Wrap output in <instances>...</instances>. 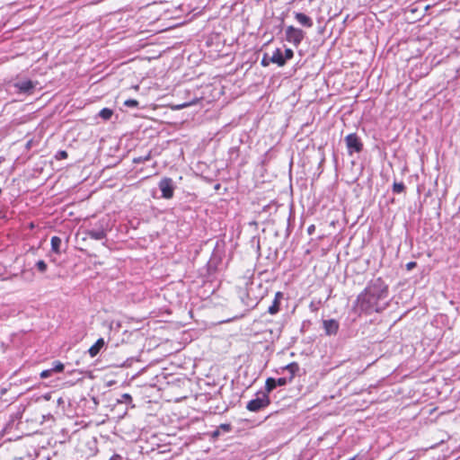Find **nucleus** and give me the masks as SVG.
Here are the masks:
<instances>
[{"instance_id":"nucleus-18","label":"nucleus","mask_w":460,"mask_h":460,"mask_svg":"<svg viewBox=\"0 0 460 460\" xmlns=\"http://www.w3.org/2000/svg\"><path fill=\"white\" fill-rule=\"evenodd\" d=\"M64 364L61 363L60 361H54L53 366L50 369L52 370L53 373H60L64 370Z\"/></svg>"},{"instance_id":"nucleus-20","label":"nucleus","mask_w":460,"mask_h":460,"mask_svg":"<svg viewBox=\"0 0 460 460\" xmlns=\"http://www.w3.org/2000/svg\"><path fill=\"white\" fill-rule=\"evenodd\" d=\"M151 159V153L149 152L145 156H138V157H135L133 159V163L135 164H141V163H145L146 161H149Z\"/></svg>"},{"instance_id":"nucleus-11","label":"nucleus","mask_w":460,"mask_h":460,"mask_svg":"<svg viewBox=\"0 0 460 460\" xmlns=\"http://www.w3.org/2000/svg\"><path fill=\"white\" fill-rule=\"evenodd\" d=\"M87 235L93 240H102L106 237V233L103 229H91L87 231Z\"/></svg>"},{"instance_id":"nucleus-16","label":"nucleus","mask_w":460,"mask_h":460,"mask_svg":"<svg viewBox=\"0 0 460 460\" xmlns=\"http://www.w3.org/2000/svg\"><path fill=\"white\" fill-rule=\"evenodd\" d=\"M405 190V185L403 182H396L394 181L393 184V191L394 193H402Z\"/></svg>"},{"instance_id":"nucleus-24","label":"nucleus","mask_w":460,"mask_h":460,"mask_svg":"<svg viewBox=\"0 0 460 460\" xmlns=\"http://www.w3.org/2000/svg\"><path fill=\"white\" fill-rule=\"evenodd\" d=\"M132 401V397L128 394H123L121 395V399L119 400V402H130Z\"/></svg>"},{"instance_id":"nucleus-32","label":"nucleus","mask_w":460,"mask_h":460,"mask_svg":"<svg viewBox=\"0 0 460 460\" xmlns=\"http://www.w3.org/2000/svg\"><path fill=\"white\" fill-rule=\"evenodd\" d=\"M314 231V226L312 225L308 227L307 232L311 234Z\"/></svg>"},{"instance_id":"nucleus-5","label":"nucleus","mask_w":460,"mask_h":460,"mask_svg":"<svg viewBox=\"0 0 460 460\" xmlns=\"http://www.w3.org/2000/svg\"><path fill=\"white\" fill-rule=\"evenodd\" d=\"M158 186L164 199H170L173 197L174 185L173 181L171 178H163Z\"/></svg>"},{"instance_id":"nucleus-22","label":"nucleus","mask_w":460,"mask_h":460,"mask_svg":"<svg viewBox=\"0 0 460 460\" xmlns=\"http://www.w3.org/2000/svg\"><path fill=\"white\" fill-rule=\"evenodd\" d=\"M124 105L127 107L135 108V107L138 106V102L134 99H128L124 102Z\"/></svg>"},{"instance_id":"nucleus-4","label":"nucleus","mask_w":460,"mask_h":460,"mask_svg":"<svg viewBox=\"0 0 460 460\" xmlns=\"http://www.w3.org/2000/svg\"><path fill=\"white\" fill-rule=\"evenodd\" d=\"M270 403V401L268 394L263 393L261 397H257L256 399L251 400L247 403L246 409L250 411H259L261 409L267 407Z\"/></svg>"},{"instance_id":"nucleus-19","label":"nucleus","mask_w":460,"mask_h":460,"mask_svg":"<svg viewBox=\"0 0 460 460\" xmlns=\"http://www.w3.org/2000/svg\"><path fill=\"white\" fill-rule=\"evenodd\" d=\"M36 268L40 273H44L48 270V265L43 260H40L36 262Z\"/></svg>"},{"instance_id":"nucleus-7","label":"nucleus","mask_w":460,"mask_h":460,"mask_svg":"<svg viewBox=\"0 0 460 460\" xmlns=\"http://www.w3.org/2000/svg\"><path fill=\"white\" fill-rule=\"evenodd\" d=\"M15 86L19 89L21 93H31L34 89L35 84L31 80L22 81L15 84Z\"/></svg>"},{"instance_id":"nucleus-10","label":"nucleus","mask_w":460,"mask_h":460,"mask_svg":"<svg viewBox=\"0 0 460 460\" xmlns=\"http://www.w3.org/2000/svg\"><path fill=\"white\" fill-rule=\"evenodd\" d=\"M105 342L102 338L97 340V341L90 347L88 352L92 358L95 357L104 346Z\"/></svg>"},{"instance_id":"nucleus-6","label":"nucleus","mask_w":460,"mask_h":460,"mask_svg":"<svg viewBox=\"0 0 460 460\" xmlns=\"http://www.w3.org/2000/svg\"><path fill=\"white\" fill-rule=\"evenodd\" d=\"M323 326L327 335H335L339 331L340 325L335 319H329L323 322Z\"/></svg>"},{"instance_id":"nucleus-8","label":"nucleus","mask_w":460,"mask_h":460,"mask_svg":"<svg viewBox=\"0 0 460 460\" xmlns=\"http://www.w3.org/2000/svg\"><path fill=\"white\" fill-rule=\"evenodd\" d=\"M294 15H295V18L296 20L303 26L306 27V28H311L313 27V21L312 19L307 16L306 14L303 13H294Z\"/></svg>"},{"instance_id":"nucleus-26","label":"nucleus","mask_w":460,"mask_h":460,"mask_svg":"<svg viewBox=\"0 0 460 460\" xmlns=\"http://www.w3.org/2000/svg\"><path fill=\"white\" fill-rule=\"evenodd\" d=\"M52 374H53V372H52V370L50 368L49 369H46V370H43L40 373V377L41 378H47V377H49Z\"/></svg>"},{"instance_id":"nucleus-17","label":"nucleus","mask_w":460,"mask_h":460,"mask_svg":"<svg viewBox=\"0 0 460 460\" xmlns=\"http://www.w3.org/2000/svg\"><path fill=\"white\" fill-rule=\"evenodd\" d=\"M280 303L278 301L272 302V305L268 308V312L270 314H276L279 311Z\"/></svg>"},{"instance_id":"nucleus-25","label":"nucleus","mask_w":460,"mask_h":460,"mask_svg":"<svg viewBox=\"0 0 460 460\" xmlns=\"http://www.w3.org/2000/svg\"><path fill=\"white\" fill-rule=\"evenodd\" d=\"M270 57H268L267 54H265L263 56L262 59H261V66H268L271 63V61H270Z\"/></svg>"},{"instance_id":"nucleus-31","label":"nucleus","mask_w":460,"mask_h":460,"mask_svg":"<svg viewBox=\"0 0 460 460\" xmlns=\"http://www.w3.org/2000/svg\"><path fill=\"white\" fill-rule=\"evenodd\" d=\"M110 460H123V458L119 455H114L111 457Z\"/></svg>"},{"instance_id":"nucleus-15","label":"nucleus","mask_w":460,"mask_h":460,"mask_svg":"<svg viewBox=\"0 0 460 460\" xmlns=\"http://www.w3.org/2000/svg\"><path fill=\"white\" fill-rule=\"evenodd\" d=\"M277 387L276 379L272 377H269L266 380L265 388L267 393H270L273 389Z\"/></svg>"},{"instance_id":"nucleus-34","label":"nucleus","mask_w":460,"mask_h":460,"mask_svg":"<svg viewBox=\"0 0 460 460\" xmlns=\"http://www.w3.org/2000/svg\"><path fill=\"white\" fill-rule=\"evenodd\" d=\"M219 435V429L216 431H214L213 436L217 437Z\"/></svg>"},{"instance_id":"nucleus-30","label":"nucleus","mask_w":460,"mask_h":460,"mask_svg":"<svg viewBox=\"0 0 460 460\" xmlns=\"http://www.w3.org/2000/svg\"><path fill=\"white\" fill-rule=\"evenodd\" d=\"M417 265V263L415 261H410L406 264V269L408 270H412L415 266Z\"/></svg>"},{"instance_id":"nucleus-28","label":"nucleus","mask_w":460,"mask_h":460,"mask_svg":"<svg viewBox=\"0 0 460 460\" xmlns=\"http://www.w3.org/2000/svg\"><path fill=\"white\" fill-rule=\"evenodd\" d=\"M218 429H222L225 432H228L231 430V425L230 424H221Z\"/></svg>"},{"instance_id":"nucleus-9","label":"nucleus","mask_w":460,"mask_h":460,"mask_svg":"<svg viewBox=\"0 0 460 460\" xmlns=\"http://www.w3.org/2000/svg\"><path fill=\"white\" fill-rule=\"evenodd\" d=\"M270 61H271V63L277 64L279 66H285L286 61L280 49H276L273 51L271 57L270 58Z\"/></svg>"},{"instance_id":"nucleus-21","label":"nucleus","mask_w":460,"mask_h":460,"mask_svg":"<svg viewBox=\"0 0 460 460\" xmlns=\"http://www.w3.org/2000/svg\"><path fill=\"white\" fill-rule=\"evenodd\" d=\"M284 59L287 62V60H289L293 58L294 57V51L291 49H286L285 53L283 54Z\"/></svg>"},{"instance_id":"nucleus-33","label":"nucleus","mask_w":460,"mask_h":460,"mask_svg":"<svg viewBox=\"0 0 460 460\" xmlns=\"http://www.w3.org/2000/svg\"><path fill=\"white\" fill-rule=\"evenodd\" d=\"M187 106H189V104H188V103H183V104H181V105H179L177 108H178V109H181V108H184V107H187Z\"/></svg>"},{"instance_id":"nucleus-35","label":"nucleus","mask_w":460,"mask_h":460,"mask_svg":"<svg viewBox=\"0 0 460 460\" xmlns=\"http://www.w3.org/2000/svg\"><path fill=\"white\" fill-rule=\"evenodd\" d=\"M349 460H355V458H354V457H352V458H350V459H349Z\"/></svg>"},{"instance_id":"nucleus-23","label":"nucleus","mask_w":460,"mask_h":460,"mask_svg":"<svg viewBox=\"0 0 460 460\" xmlns=\"http://www.w3.org/2000/svg\"><path fill=\"white\" fill-rule=\"evenodd\" d=\"M67 155H67L66 151H65V150H60V151H58V152L57 153V155H56V158H57L58 160H63V159L67 158Z\"/></svg>"},{"instance_id":"nucleus-3","label":"nucleus","mask_w":460,"mask_h":460,"mask_svg":"<svg viewBox=\"0 0 460 460\" xmlns=\"http://www.w3.org/2000/svg\"><path fill=\"white\" fill-rule=\"evenodd\" d=\"M344 140L349 155L354 152L359 153L363 148L360 138L355 133L349 134Z\"/></svg>"},{"instance_id":"nucleus-14","label":"nucleus","mask_w":460,"mask_h":460,"mask_svg":"<svg viewBox=\"0 0 460 460\" xmlns=\"http://www.w3.org/2000/svg\"><path fill=\"white\" fill-rule=\"evenodd\" d=\"M112 114H113L112 110H111L109 108H103L99 112V116L102 119H103L104 120L110 119L111 118Z\"/></svg>"},{"instance_id":"nucleus-27","label":"nucleus","mask_w":460,"mask_h":460,"mask_svg":"<svg viewBox=\"0 0 460 460\" xmlns=\"http://www.w3.org/2000/svg\"><path fill=\"white\" fill-rule=\"evenodd\" d=\"M287 383H288V380L285 377H280V378L276 379L277 386L286 385Z\"/></svg>"},{"instance_id":"nucleus-1","label":"nucleus","mask_w":460,"mask_h":460,"mask_svg":"<svg viewBox=\"0 0 460 460\" xmlns=\"http://www.w3.org/2000/svg\"><path fill=\"white\" fill-rule=\"evenodd\" d=\"M388 285L381 278L374 279L358 296L354 307L356 311L367 314L381 312L385 306L380 302L388 296Z\"/></svg>"},{"instance_id":"nucleus-12","label":"nucleus","mask_w":460,"mask_h":460,"mask_svg":"<svg viewBox=\"0 0 460 460\" xmlns=\"http://www.w3.org/2000/svg\"><path fill=\"white\" fill-rule=\"evenodd\" d=\"M51 251L55 253L59 254L60 253V247H61V238L58 236H52L51 237Z\"/></svg>"},{"instance_id":"nucleus-2","label":"nucleus","mask_w":460,"mask_h":460,"mask_svg":"<svg viewBox=\"0 0 460 460\" xmlns=\"http://www.w3.org/2000/svg\"><path fill=\"white\" fill-rule=\"evenodd\" d=\"M286 40L295 45L299 46L305 38V32L298 28L289 25L285 30Z\"/></svg>"},{"instance_id":"nucleus-29","label":"nucleus","mask_w":460,"mask_h":460,"mask_svg":"<svg viewBox=\"0 0 460 460\" xmlns=\"http://www.w3.org/2000/svg\"><path fill=\"white\" fill-rule=\"evenodd\" d=\"M284 295L282 292L280 291H278L276 294H275V297H274V301H278V302H281L282 298H283Z\"/></svg>"},{"instance_id":"nucleus-13","label":"nucleus","mask_w":460,"mask_h":460,"mask_svg":"<svg viewBox=\"0 0 460 460\" xmlns=\"http://www.w3.org/2000/svg\"><path fill=\"white\" fill-rule=\"evenodd\" d=\"M286 369L289 371L290 373V378H289V381L292 380L293 376L296 375V372H298L299 370V366L297 363L296 362H293V363H290L288 364L287 367H286Z\"/></svg>"}]
</instances>
